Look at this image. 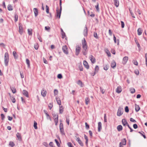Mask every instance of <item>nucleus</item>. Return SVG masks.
I'll return each instance as SVG.
<instances>
[{
	"label": "nucleus",
	"mask_w": 147,
	"mask_h": 147,
	"mask_svg": "<svg viewBox=\"0 0 147 147\" xmlns=\"http://www.w3.org/2000/svg\"><path fill=\"white\" fill-rule=\"evenodd\" d=\"M82 52L84 55H86L88 52L87 45L86 42L84 38L82 40Z\"/></svg>",
	"instance_id": "obj_1"
},
{
	"label": "nucleus",
	"mask_w": 147,
	"mask_h": 147,
	"mask_svg": "<svg viewBox=\"0 0 147 147\" xmlns=\"http://www.w3.org/2000/svg\"><path fill=\"white\" fill-rule=\"evenodd\" d=\"M60 9H59V7L57 8V16L59 18H60L62 10L61 0L60 1Z\"/></svg>",
	"instance_id": "obj_2"
},
{
	"label": "nucleus",
	"mask_w": 147,
	"mask_h": 147,
	"mask_svg": "<svg viewBox=\"0 0 147 147\" xmlns=\"http://www.w3.org/2000/svg\"><path fill=\"white\" fill-rule=\"evenodd\" d=\"M4 60L5 65L7 66L9 61V56L8 53L6 52L5 54Z\"/></svg>",
	"instance_id": "obj_3"
},
{
	"label": "nucleus",
	"mask_w": 147,
	"mask_h": 147,
	"mask_svg": "<svg viewBox=\"0 0 147 147\" xmlns=\"http://www.w3.org/2000/svg\"><path fill=\"white\" fill-rule=\"evenodd\" d=\"M53 119L54 120L55 125H57L58 122V116L57 114L54 113L53 114Z\"/></svg>",
	"instance_id": "obj_4"
},
{
	"label": "nucleus",
	"mask_w": 147,
	"mask_h": 147,
	"mask_svg": "<svg viewBox=\"0 0 147 147\" xmlns=\"http://www.w3.org/2000/svg\"><path fill=\"white\" fill-rule=\"evenodd\" d=\"M59 128L61 134L62 135H65L64 131L63 125L62 123H60L59 125Z\"/></svg>",
	"instance_id": "obj_5"
},
{
	"label": "nucleus",
	"mask_w": 147,
	"mask_h": 147,
	"mask_svg": "<svg viewBox=\"0 0 147 147\" xmlns=\"http://www.w3.org/2000/svg\"><path fill=\"white\" fill-rule=\"evenodd\" d=\"M123 112V109L121 107H119L117 113V115L119 116H121Z\"/></svg>",
	"instance_id": "obj_6"
},
{
	"label": "nucleus",
	"mask_w": 147,
	"mask_h": 147,
	"mask_svg": "<svg viewBox=\"0 0 147 147\" xmlns=\"http://www.w3.org/2000/svg\"><path fill=\"white\" fill-rule=\"evenodd\" d=\"M62 50L63 52L66 54H68V48L67 46L66 45H64L62 47Z\"/></svg>",
	"instance_id": "obj_7"
},
{
	"label": "nucleus",
	"mask_w": 147,
	"mask_h": 147,
	"mask_svg": "<svg viewBox=\"0 0 147 147\" xmlns=\"http://www.w3.org/2000/svg\"><path fill=\"white\" fill-rule=\"evenodd\" d=\"M19 32L20 34H22L23 32V28L22 24L21 23L19 24Z\"/></svg>",
	"instance_id": "obj_8"
},
{
	"label": "nucleus",
	"mask_w": 147,
	"mask_h": 147,
	"mask_svg": "<svg viewBox=\"0 0 147 147\" xmlns=\"http://www.w3.org/2000/svg\"><path fill=\"white\" fill-rule=\"evenodd\" d=\"M81 50V47L79 46H77L76 49V55H78L79 53Z\"/></svg>",
	"instance_id": "obj_9"
},
{
	"label": "nucleus",
	"mask_w": 147,
	"mask_h": 147,
	"mask_svg": "<svg viewBox=\"0 0 147 147\" xmlns=\"http://www.w3.org/2000/svg\"><path fill=\"white\" fill-rule=\"evenodd\" d=\"M128 59V57H127L125 56L124 57L123 59L122 63L124 65L125 64Z\"/></svg>",
	"instance_id": "obj_10"
},
{
	"label": "nucleus",
	"mask_w": 147,
	"mask_h": 147,
	"mask_svg": "<svg viewBox=\"0 0 147 147\" xmlns=\"http://www.w3.org/2000/svg\"><path fill=\"white\" fill-rule=\"evenodd\" d=\"M47 94V91L46 90L42 89L41 91V94L43 97H45Z\"/></svg>",
	"instance_id": "obj_11"
},
{
	"label": "nucleus",
	"mask_w": 147,
	"mask_h": 147,
	"mask_svg": "<svg viewBox=\"0 0 147 147\" xmlns=\"http://www.w3.org/2000/svg\"><path fill=\"white\" fill-rule=\"evenodd\" d=\"M89 59L92 63H94L95 62V59L92 55L90 56L89 57Z\"/></svg>",
	"instance_id": "obj_12"
},
{
	"label": "nucleus",
	"mask_w": 147,
	"mask_h": 147,
	"mask_svg": "<svg viewBox=\"0 0 147 147\" xmlns=\"http://www.w3.org/2000/svg\"><path fill=\"white\" fill-rule=\"evenodd\" d=\"M122 91V89L121 86H118L116 89V92L118 93H119L121 92Z\"/></svg>",
	"instance_id": "obj_13"
},
{
	"label": "nucleus",
	"mask_w": 147,
	"mask_h": 147,
	"mask_svg": "<svg viewBox=\"0 0 147 147\" xmlns=\"http://www.w3.org/2000/svg\"><path fill=\"white\" fill-rule=\"evenodd\" d=\"M83 34L85 36H87L88 35V29L86 26L83 32Z\"/></svg>",
	"instance_id": "obj_14"
},
{
	"label": "nucleus",
	"mask_w": 147,
	"mask_h": 147,
	"mask_svg": "<svg viewBox=\"0 0 147 147\" xmlns=\"http://www.w3.org/2000/svg\"><path fill=\"white\" fill-rule=\"evenodd\" d=\"M126 144V140L125 138L123 139L122 140V142H120L119 143V145L120 146V145H125Z\"/></svg>",
	"instance_id": "obj_15"
},
{
	"label": "nucleus",
	"mask_w": 147,
	"mask_h": 147,
	"mask_svg": "<svg viewBox=\"0 0 147 147\" xmlns=\"http://www.w3.org/2000/svg\"><path fill=\"white\" fill-rule=\"evenodd\" d=\"M102 129V124L101 122H99L98 123V131L100 132Z\"/></svg>",
	"instance_id": "obj_16"
},
{
	"label": "nucleus",
	"mask_w": 147,
	"mask_h": 147,
	"mask_svg": "<svg viewBox=\"0 0 147 147\" xmlns=\"http://www.w3.org/2000/svg\"><path fill=\"white\" fill-rule=\"evenodd\" d=\"M83 64L85 67L87 69H88L89 68V66L88 63L86 61H84L83 62Z\"/></svg>",
	"instance_id": "obj_17"
},
{
	"label": "nucleus",
	"mask_w": 147,
	"mask_h": 147,
	"mask_svg": "<svg viewBox=\"0 0 147 147\" xmlns=\"http://www.w3.org/2000/svg\"><path fill=\"white\" fill-rule=\"evenodd\" d=\"M142 31L143 30L142 28H139L137 30L138 35H141L142 32Z\"/></svg>",
	"instance_id": "obj_18"
},
{
	"label": "nucleus",
	"mask_w": 147,
	"mask_h": 147,
	"mask_svg": "<svg viewBox=\"0 0 147 147\" xmlns=\"http://www.w3.org/2000/svg\"><path fill=\"white\" fill-rule=\"evenodd\" d=\"M56 99L57 101V103L59 105H61V102L60 98L59 97H56Z\"/></svg>",
	"instance_id": "obj_19"
},
{
	"label": "nucleus",
	"mask_w": 147,
	"mask_h": 147,
	"mask_svg": "<svg viewBox=\"0 0 147 147\" xmlns=\"http://www.w3.org/2000/svg\"><path fill=\"white\" fill-rule=\"evenodd\" d=\"M22 93L26 97H28V92L27 91L25 90H23Z\"/></svg>",
	"instance_id": "obj_20"
},
{
	"label": "nucleus",
	"mask_w": 147,
	"mask_h": 147,
	"mask_svg": "<svg viewBox=\"0 0 147 147\" xmlns=\"http://www.w3.org/2000/svg\"><path fill=\"white\" fill-rule=\"evenodd\" d=\"M85 103L86 105H87L90 103V99L89 97H87L85 99Z\"/></svg>",
	"instance_id": "obj_21"
},
{
	"label": "nucleus",
	"mask_w": 147,
	"mask_h": 147,
	"mask_svg": "<svg viewBox=\"0 0 147 147\" xmlns=\"http://www.w3.org/2000/svg\"><path fill=\"white\" fill-rule=\"evenodd\" d=\"M122 122L123 125L124 126H125L128 124L127 122L125 119H123L122 120Z\"/></svg>",
	"instance_id": "obj_22"
},
{
	"label": "nucleus",
	"mask_w": 147,
	"mask_h": 147,
	"mask_svg": "<svg viewBox=\"0 0 147 147\" xmlns=\"http://www.w3.org/2000/svg\"><path fill=\"white\" fill-rule=\"evenodd\" d=\"M33 11L34 13L35 16H36L38 15V10L36 8H34L33 9Z\"/></svg>",
	"instance_id": "obj_23"
},
{
	"label": "nucleus",
	"mask_w": 147,
	"mask_h": 147,
	"mask_svg": "<svg viewBox=\"0 0 147 147\" xmlns=\"http://www.w3.org/2000/svg\"><path fill=\"white\" fill-rule=\"evenodd\" d=\"M114 5L117 7H118L119 5V1L117 0H114Z\"/></svg>",
	"instance_id": "obj_24"
},
{
	"label": "nucleus",
	"mask_w": 147,
	"mask_h": 147,
	"mask_svg": "<svg viewBox=\"0 0 147 147\" xmlns=\"http://www.w3.org/2000/svg\"><path fill=\"white\" fill-rule=\"evenodd\" d=\"M117 129L119 131H120L122 130L123 127L121 125H119L117 127Z\"/></svg>",
	"instance_id": "obj_25"
},
{
	"label": "nucleus",
	"mask_w": 147,
	"mask_h": 147,
	"mask_svg": "<svg viewBox=\"0 0 147 147\" xmlns=\"http://www.w3.org/2000/svg\"><path fill=\"white\" fill-rule=\"evenodd\" d=\"M111 66L113 68H114L116 66V63L115 61H113L111 63Z\"/></svg>",
	"instance_id": "obj_26"
},
{
	"label": "nucleus",
	"mask_w": 147,
	"mask_h": 147,
	"mask_svg": "<svg viewBox=\"0 0 147 147\" xmlns=\"http://www.w3.org/2000/svg\"><path fill=\"white\" fill-rule=\"evenodd\" d=\"M16 136L19 140H21V134L19 133H17L16 134Z\"/></svg>",
	"instance_id": "obj_27"
},
{
	"label": "nucleus",
	"mask_w": 147,
	"mask_h": 147,
	"mask_svg": "<svg viewBox=\"0 0 147 147\" xmlns=\"http://www.w3.org/2000/svg\"><path fill=\"white\" fill-rule=\"evenodd\" d=\"M135 109L136 111V112H138L140 110V108L138 105L135 104Z\"/></svg>",
	"instance_id": "obj_28"
},
{
	"label": "nucleus",
	"mask_w": 147,
	"mask_h": 147,
	"mask_svg": "<svg viewBox=\"0 0 147 147\" xmlns=\"http://www.w3.org/2000/svg\"><path fill=\"white\" fill-rule=\"evenodd\" d=\"M13 54L15 59L17 58L18 57V55L15 51H14L13 52Z\"/></svg>",
	"instance_id": "obj_29"
},
{
	"label": "nucleus",
	"mask_w": 147,
	"mask_h": 147,
	"mask_svg": "<svg viewBox=\"0 0 147 147\" xmlns=\"http://www.w3.org/2000/svg\"><path fill=\"white\" fill-rule=\"evenodd\" d=\"M28 34L30 35H32V29H28Z\"/></svg>",
	"instance_id": "obj_30"
},
{
	"label": "nucleus",
	"mask_w": 147,
	"mask_h": 147,
	"mask_svg": "<svg viewBox=\"0 0 147 147\" xmlns=\"http://www.w3.org/2000/svg\"><path fill=\"white\" fill-rule=\"evenodd\" d=\"M9 145L12 147L15 146V144L13 142L10 141L9 142Z\"/></svg>",
	"instance_id": "obj_31"
},
{
	"label": "nucleus",
	"mask_w": 147,
	"mask_h": 147,
	"mask_svg": "<svg viewBox=\"0 0 147 147\" xmlns=\"http://www.w3.org/2000/svg\"><path fill=\"white\" fill-rule=\"evenodd\" d=\"M63 110V108L62 106H60L59 108V112L60 113H62Z\"/></svg>",
	"instance_id": "obj_32"
},
{
	"label": "nucleus",
	"mask_w": 147,
	"mask_h": 147,
	"mask_svg": "<svg viewBox=\"0 0 147 147\" xmlns=\"http://www.w3.org/2000/svg\"><path fill=\"white\" fill-rule=\"evenodd\" d=\"M7 9L9 11H11L13 10L12 7L10 5H8Z\"/></svg>",
	"instance_id": "obj_33"
},
{
	"label": "nucleus",
	"mask_w": 147,
	"mask_h": 147,
	"mask_svg": "<svg viewBox=\"0 0 147 147\" xmlns=\"http://www.w3.org/2000/svg\"><path fill=\"white\" fill-rule=\"evenodd\" d=\"M37 123L34 121V127L35 129H37Z\"/></svg>",
	"instance_id": "obj_34"
},
{
	"label": "nucleus",
	"mask_w": 147,
	"mask_h": 147,
	"mask_svg": "<svg viewBox=\"0 0 147 147\" xmlns=\"http://www.w3.org/2000/svg\"><path fill=\"white\" fill-rule=\"evenodd\" d=\"M130 91L131 93H134L135 92V89L134 88H131L130 89Z\"/></svg>",
	"instance_id": "obj_35"
},
{
	"label": "nucleus",
	"mask_w": 147,
	"mask_h": 147,
	"mask_svg": "<svg viewBox=\"0 0 147 147\" xmlns=\"http://www.w3.org/2000/svg\"><path fill=\"white\" fill-rule=\"evenodd\" d=\"M99 70V68L98 65H96L95 68V72L96 73Z\"/></svg>",
	"instance_id": "obj_36"
},
{
	"label": "nucleus",
	"mask_w": 147,
	"mask_h": 147,
	"mask_svg": "<svg viewBox=\"0 0 147 147\" xmlns=\"http://www.w3.org/2000/svg\"><path fill=\"white\" fill-rule=\"evenodd\" d=\"M58 93V91L57 89H55L54 91V96L57 95Z\"/></svg>",
	"instance_id": "obj_37"
},
{
	"label": "nucleus",
	"mask_w": 147,
	"mask_h": 147,
	"mask_svg": "<svg viewBox=\"0 0 147 147\" xmlns=\"http://www.w3.org/2000/svg\"><path fill=\"white\" fill-rule=\"evenodd\" d=\"M11 88L13 93H15L16 92V89L14 87H12Z\"/></svg>",
	"instance_id": "obj_38"
},
{
	"label": "nucleus",
	"mask_w": 147,
	"mask_h": 147,
	"mask_svg": "<svg viewBox=\"0 0 147 147\" xmlns=\"http://www.w3.org/2000/svg\"><path fill=\"white\" fill-rule=\"evenodd\" d=\"M26 63L28 65V67H29L30 66V63L29 60L28 59H26Z\"/></svg>",
	"instance_id": "obj_39"
},
{
	"label": "nucleus",
	"mask_w": 147,
	"mask_h": 147,
	"mask_svg": "<svg viewBox=\"0 0 147 147\" xmlns=\"http://www.w3.org/2000/svg\"><path fill=\"white\" fill-rule=\"evenodd\" d=\"M46 12L47 13H49V8L48 6L47 5H46Z\"/></svg>",
	"instance_id": "obj_40"
},
{
	"label": "nucleus",
	"mask_w": 147,
	"mask_h": 147,
	"mask_svg": "<svg viewBox=\"0 0 147 147\" xmlns=\"http://www.w3.org/2000/svg\"><path fill=\"white\" fill-rule=\"evenodd\" d=\"M94 37L96 39H98V37L97 36V34L96 32H94Z\"/></svg>",
	"instance_id": "obj_41"
},
{
	"label": "nucleus",
	"mask_w": 147,
	"mask_h": 147,
	"mask_svg": "<svg viewBox=\"0 0 147 147\" xmlns=\"http://www.w3.org/2000/svg\"><path fill=\"white\" fill-rule=\"evenodd\" d=\"M15 18V22H16L18 20V15L17 14H16L14 16Z\"/></svg>",
	"instance_id": "obj_42"
},
{
	"label": "nucleus",
	"mask_w": 147,
	"mask_h": 147,
	"mask_svg": "<svg viewBox=\"0 0 147 147\" xmlns=\"http://www.w3.org/2000/svg\"><path fill=\"white\" fill-rule=\"evenodd\" d=\"M95 8L98 11H99V3H97L96 5L95 6Z\"/></svg>",
	"instance_id": "obj_43"
},
{
	"label": "nucleus",
	"mask_w": 147,
	"mask_h": 147,
	"mask_svg": "<svg viewBox=\"0 0 147 147\" xmlns=\"http://www.w3.org/2000/svg\"><path fill=\"white\" fill-rule=\"evenodd\" d=\"M55 141L57 145V146H58L59 147L60 146V145L59 143V142L57 140V139H55Z\"/></svg>",
	"instance_id": "obj_44"
},
{
	"label": "nucleus",
	"mask_w": 147,
	"mask_h": 147,
	"mask_svg": "<svg viewBox=\"0 0 147 147\" xmlns=\"http://www.w3.org/2000/svg\"><path fill=\"white\" fill-rule=\"evenodd\" d=\"M61 34L62 35V38H64L65 37V33L64 32H63V33H61Z\"/></svg>",
	"instance_id": "obj_45"
},
{
	"label": "nucleus",
	"mask_w": 147,
	"mask_h": 147,
	"mask_svg": "<svg viewBox=\"0 0 147 147\" xmlns=\"http://www.w3.org/2000/svg\"><path fill=\"white\" fill-rule=\"evenodd\" d=\"M78 143L81 146H84V144L83 143H82V142L81 141V140L80 141H78Z\"/></svg>",
	"instance_id": "obj_46"
},
{
	"label": "nucleus",
	"mask_w": 147,
	"mask_h": 147,
	"mask_svg": "<svg viewBox=\"0 0 147 147\" xmlns=\"http://www.w3.org/2000/svg\"><path fill=\"white\" fill-rule=\"evenodd\" d=\"M67 145L69 146V147H74L73 145L72 144L71 142H68L67 144Z\"/></svg>",
	"instance_id": "obj_47"
},
{
	"label": "nucleus",
	"mask_w": 147,
	"mask_h": 147,
	"mask_svg": "<svg viewBox=\"0 0 147 147\" xmlns=\"http://www.w3.org/2000/svg\"><path fill=\"white\" fill-rule=\"evenodd\" d=\"M44 111L45 112L46 115L47 116V118H49L50 119H51L49 115L46 112L45 110Z\"/></svg>",
	"instance_id": "obj_48"
},
{
	"label": "nucleus",
	"mask_w": 147,
	"mask_h": 147,
	"mask_svg": "<svg viewBox=\"0 0 147 147\" xmlns=\"http://www.w3.org/2000/svg\"><path fill=\"white\" fill-rule=\"evenodd\" d=\"M133 63L135 65H138V63L136 61L134 60L133 61Z\"/></svg>",
	"instance_id": "obj_49"
},
{
	"label": "nucleus",
	"mask_w": 147,
	"mask_h": 147,
	"mask_svg": "<svg viewBox=\"0 0 147 147\" xmlns=\"http://www.w3.org/2000/svg\"><path fill=\"white\" fill-rule=\"evenodd\" d=\"M125 111L126 112H127V113H128V112H129V109H128V107L127 106H126L125 107Z\"/></svg>",
	"instance_id": "obj_50"
},
{
	"label": "nucleus",
	"mask_w": 147,
	"mask_h": 147,
	"mask_svg": "<svg viewBox=\"0 0 147 147\" xmlns=\"http://www.w3.org/2000/svg\"><path fill=\"white\" fill-rule=\"evenodd\" d=\"M85 126H86V128L88 129H89V126L86 122L85 123Z\"/></svg>",
	"instance_id": "obj_51"
},
{
	"label": "nucleus",
	"mask_w": 147,
	"mask_h": 147,
	"mask_svg": "<svg viewBox=\"0 0 147 147\" xmlns=\"http://www.w3.org/2000/svg\"><path fill=\"white\" fill-rule=\"evenodd\" d=\"M53 107V105L52 104L50 103L49 105V107L50 110Z\"/></svg>",
	"instance_id": "obj_52"
},
{
	"label": "nucleus",
	"mask_w": 147,
	"mask_h": 147,
	"mask_svg": "<svg viewBox=\"0 0 147 147\" xmlns=\"http://www.w3.org/2000/svg\"><path fill=\"white\" fill-rule=\"evenodd\" d=\"M77 84L80 85L81 86H82V82L80 80H78V82Z\"/></svg>",
	"instance_id": "obj_53"
},
{
	"label": "nucleus",
	"mask_w": 147,
	"mask_h": 147,
	"mask_svg": "<svg viewBox=\"0 0 147 147\" xmlns=\"http://www.w3.org/2000/svg\"><path fill=\"white\" fill-rule=\"evenodd\" d=\"M34 47L36 49H38V45L37 44L35 45L34 46Z\"/></svg>",
	"instance_id": "obj_54"
},
{
	"label": "nucleus",
	"mask_w": 147,
	"mask_h": 147,
	"mask_svg": "<svg viewBox=\"0 0 147 147\" xmlns=\"http://www.w3.org/2000/svg\"><path fill=\"white\" fill-rule=\"evenodd\" d=\"M57 78L59 79H61L62 78V75L61 74H59L57 76Z\"/></svg>",
	"instance_id": "obj_55"
},
{
	"label": "nucleus",
	"mask_w": 147,
	"mask_h": 147,
	"mask_svg": "<svg viewBox=\"0 0 147 147\" xmlns=\"http://www.w3.org/2000/svg\"><path fill=\"white\" fill-rule=\"evenodd\" d=\"M130 121L132 122H136V121L134 119L132 118H131L130 119Z\"/></svg>",
	"instance_id": "obj_56"
},
{
	"label": "nucleus",
	"mask_w": 147,
	"mask_h": 147,
	"mask_svg": "<svg viewBox=\"0 0 147 147\" xmlns=\"http://www.w3.org/2000/svg\"><path fill=\"white\" fill-rule=\"evenodd\" d=\"M45 29L46 30L48 31L50 30V28L49 27L47 26H45Z\"/></svg>",
	"instance_id": "obj_57"
},
{
	"label": "nucleus",
	"mask_w": 147,
	"mask_h": 147,
	"mask_svg": "<svg viewBox=\"0 0 147 147\" xmlns=\"http://www.w3.org/2000/svg\"><path fill=\"white\" fill-rule=\"evenodd\" d=\"M121 27L122 28H123L124 27V23L122 21H121Z\"/></svg>",
	"instance_id": "obj_58"
},
{
	"label": "nucleus",
	"mask_w": 147,
	"mask_h": 147,
	"mask_svg": "<svg viewBox=\"0 0 147 147\" xmlns=\"http://www.w3.org/2000/svg\"><path fill=\"white\" fill-rule=\"evenodd\" d=\"M133 127L135 129H137L138 128V126L136 124H134L133 125Z\"/></svg>",
	"instance_id": "obj_59"
},
{
	"label": "nucleus",
	"mask_w": 147,
	"mask_h": 147,
	"mask_svg": "<svg viewBox=\"0 0 147 147\" xmlns=\"http://www.w3.org/2000/svg\"><path fill=\"white\" fill-rule=\"evenodd\" d=\"M100 91H101V92L103 94L105 92V90L104 89L102 88H100Z\"/></svg>",
	"instance_id": "obj_60"
},
{
	"label": "nucleus",
	"mask_w": 147,
	"mask_h": 147,
	"mask_svg": "<svg viewBox=\"0 0 147 147\" xmlns=\"http://www.w3.org/2000/svg\"><path fill=\"white\" fill-rule=\"evenodd\" d=\"M104 69L105 70H107L108 69V66L106 65L104 66Z\"/></svg>",
	"instance_id": "obj_61"
},
{
	"label": "nucleus",
	"mask_w": 147,
	"mask_h": 147,
	"mask_svg": "<svg viewBox=\"0 0 147 147\" xmlns=\"http://www.w3.org/2000/svg\"><path fill=\"white\" fill-rule=\"evenodd\" d=\"M66 121L68 125L69 124V118H66Z\"/></svg>",
	"instance_id": "obj_62"
},
{
	"label": "nucleus",
	"mask_w": 147,
	"mask_h": 147,
	"mask_svg": "<svg viewBox=\"0 0 147 147\" xmlns=\"http://www.w3.org/2000/svg\"><path fill=\"white\" fill-rule=\"evenodd\" d=\"M109 35L110 36H112V32L111 31V30H110V29L109 30Z\"/></svg>",
	"instance_id": "obj_63"
},
{
	"label": "nucleus",
	"mask_w": 147,
	"mask_h": 147,
	"mask_svg": "<svg viewBox=\"0 0 147 147\" xmlns=\"http://www.w3.org/2000/svg\"><path fill=\"white\" fill-rule=\"evenodd\" d=\"M49 145L51 147H53V143L52 142H51L49 144Z\"/></svg>",
	"instance_id": "obj_64"
}]
</instances>
